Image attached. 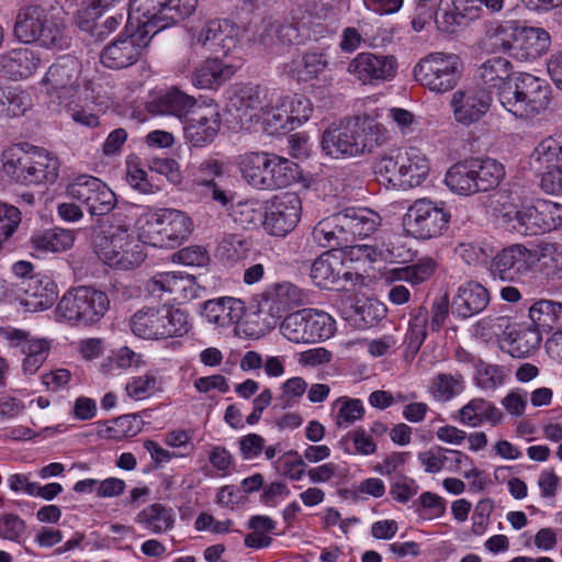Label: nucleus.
Segmentation results:
<instances>
[{
    "label": "nucleus",
    "mask_w": 562,
    "mask_h": 562,
    "mask_svg": "<svg viewBox=\"0 0 562 562\" xmlns=\"http://www.w3.org/2000/svg\"><path fill=\"white\" fill-rule=\"evenodd\" d=\"M14 36L25 44L64 49L69 43L58 10L48 4H29L18 11Z\"/></svg>",
    "instance_id": "obj_1"
},
{
    "label": "nucleus",
    "mask_w": 562,
    "mask_h": 562,
    "mask_svg": "<svg viewBox=\"0 0 562 562\" xmlns=\"http://www.w3.org/2000/svg\"><path fill=\"white\" fill-rule=\"evenodd\" d=\"M237 165L243 179L256 190L282 189L297 178V165L274 153L247 151L239 155Z\"/></svg>",
    "instance_id": "obj_2"
},
{
    "label": "nucleus",
    "mask_w": 562,
    "mask_h": 562,
    "mask_svg": "<svg viewBox=\"0 0 562 562\" xmlns=\"http://www.w3.org/2000/svg\"><path fill=\"white\" fill-rule=\"evenodd\" d=\"M132 333L142 339L164 340L187 335L191 329L189 315L170 305L144 306L130 318Z\"/></svg>",
    "instance_id": "obj_3"
},
{
    "label": "nucleus",
    "mask_w": 562,
    "mask_h": 562,
    "mask_svg": "<svg viewBox=\"0 0 562 562\" xmlns=\"http://www.w3.org/2000/svg\"><path fill=\"white\" fill-rule=\"evenodd\" d=\"M193 231L191 218L176 209H158L140 218L139 238L157 248L172 249L189 238Z\"/></svg>",
    "instance_id": "obj_4"
},
{
    "label": "nucleus",
    "mask_w": 562,
    "mask_h": 562,
    "mask_svg": "<svg viewBox=\"0 0 562 562\" xmlns=\"http://www.w3.org/2000/svg\"><path fill=\"white\" fill-rule=\"evenodd\" d=\"M40 85L49 102L60 106L93 87V82L82 76L81 63L71 56L60 57L50 65Z\"/></svg>",
    "instance_id": "obj_5"
},
{
    "label": "nucleus",
    "mask_w": 562,
    "mask_h": 562,
    "mask_svg": "<svg viewBox=\"0 0 562 562\" xmlns=\"http://www.w3.org/2000/svg\"><path fill=\"white\" fill-rule=\"evenodd\" d=\"M198 0H131L128 21L136 29L148 31L151 37L159 31L190 16Z\"/></svg>",
    "instance_id": "obj_6"
},
{
    "label": "nucleus",
    "mask_w": 562,
    "mask_h": 562,
    "mask_svg": "<svg viewBox=\"0 0 562 562\" xmlns=\"http://www.w3.org/2000/svg\"><path fill=\"white\" fill-rule=\"evenodd\" d=\"M413 77L422 87L436 94L452 91L463 74L459 55L434 52L422 57L413 67Z\"/></svg>",
    "instance_id": "obj_7"
},
{
    "label": "nucleus",
    "mask_w": 562,
    "mask_h": 562,
    "mask_svg": "<svg viewBox=\"0 0 562 562\" xmlns=\"http://www.w3.org/2000/svg\"><path fill=\"white\" fill-rule=\"evenodd\" d=\"M95 252L110 267L131 270L138 267L145 255L128 223L111 225L95 243Z\"/></svg>",
    "instance_id": "obj_8"
},
{
    "label": "nucleus",
    "mask_w": 562,
    "mask_h": 562,
    "mask_svg": "<svg viewBox=\"0 0 562 562\" xmlns=\"http://www.w3.org/2000/svg\"><path fill=\"white\" fill-rule=\"evenodd\" d=\"M109 307L110 300L103 291L78 286L63 295L55 313L58 319L77 326H89L99 322Z\"/></svg>",
    "instance_id": "obj_9"
},
{
    "label": "nucleus",
    "mask_w": 562,
    "mask_h": 562,
    "mask_svg": "<svg viewBox=\"0 0 562 562\" xmlns=\"http://www.w3.org/2000/svg\"><path fill=\"white\" fill-rule=\"evenodd\" d=\"M501 104L512 114L529 119L544 111L550 102L546 81L530 74L520 75L514 87L499 92Z\"/></svg>",
    "instance_id": "obj_10"
},
{
    "label": "nucleus",
    "mask_w": 562,
    "mask_h": 562,
    "mask_svg": "<svg viewBox=\"0 0 562 562\" xmlns=\"http://www.w3.org/2000/svg\"><path fill=\"white\" fill-rule=\"evenodd\" d=\"M495 37L502 49L521 61L536 60L544 55L551 45V36L544 29L522 26L516 21L499 25Z\"/></svg>",
    "instance_id": "obj_11"
},
{
    "label": "nucleus",
    "mask_w": 562,
    "mask_h": 562,
    "mask_svg": "<svg viewBox=\"0 0 562 562\" xmlns=\"http://www.w3.org/2000/svg\"><path fill=\"white\" fill-rule=\"evenodd\" d=\"M335 319L327 313L306 308L289 314L280 325L282 336L294 344H313L330 338Z\"/></svg>",
    "instance_id": "obj_12"
},
{
    "label": "nucleus",
    "mask_w": 562,
    "mask_h": 562,
    "mask_svg": "<svg viewBox=\"0 0 562 562\" xmlns=\"http://www.w3.org/2000/svg\"><path fill=\"white\" fill-rule=\"evenodd\" d=\"M449 220L450 214L443 206L429 199H418L405 213L403 226L415 238L430 239L442 235Z\"/></svg>",
    "instance_id": "obj_13"
},
{
    "label": "nucleus",
    "mask_w": 562,
    "mask_h": 562,
    "mask_svg": "<svg viewBox=\"0 0 562 562\" xmlns=\"http://www.w3.org/2000/svg\"><path fill=\"white\" fill-rule=\"evenodd\" d=\"M222 127L220 105L212 99L199 101L183 123V135L193 147L214 142Z\"/></svg>",
    "instance_id": "obj_14"
},
{
    "label": "nucleus",
    "mask_w": 562,
    "mask_h": 562,
    "mask_svg": "<svg viewBox=\"0 0 562 562\" xmlns=\"http://www.w3.org/2000/svg\"><path fill=\"white\" fill-rule=\"evenodd\" d=\"M66 194L81 203L91 216L109 214L116 205L115 193L99 178L80 175L66 189Z\"/></svg>",
    "instance_id": "obj_15"
},
{
    "label": "nucleus",
    "mask_w": 562,
    "mask_h": 562,
    "mask_svg": "<svg viewBox=\"0 0 562 562\" xmlns=\"http://www.w3.org/2000/svg\"><path fill=\"white\" fill-rule=\"evenodd\" d=\"M398 63L394 55L361 52L347 66V72L367 86L391 81L397 74Z\"/></svg>",
    "instance_id": "obj_16"
},
{
    "label": "nucleus",
    "mask_w": 562,
    "mask_h": 562,
    "mask_svg": "<svg viewBox=\"0 0 562 562\" xmlns=\"http://www.w3.org/2000/svg\"><path fill=\"white\" fill-rule=\"evenodd\" d=\"M302 215V200L296 192L286 191L273 195L265 212V229L274 236H285L299 224Z\"/></svg>",
    "instance_id": "obj_17"
},
{
    "label": "nucleus",
    "mask_w": 562,
    "mask_h": 562,
    "mask_svg": "<svg viewBox=\"0 0 562 562\" xmlns=\"http://www.w3.org/2000/svg\"><path fill=\"white\" fill-rule=\"evenodd\" d=\"M151 38L148 31L136 29L106 45L100 54V61L110 69L127 68L142 57Z\"/></svg>",
    "instance_id": "obj_18"
},
{
    "label": "nucleus",
    "mask_w": 562,
    "mask_h": 562,
    "mask_svg": "<svg viewBox=\"0 0 562 562\" xmlns=\"http://www.w3.org/2000/svg\"><path fill=\"white\" fill-rule=\"evenodd\" d=\"M491 276L506 282H520L532 273L529 245L516 243L501 249L492 259Z\"/></svg>",
    "instance_id": "obj_19"
},
{
    "label": "nucleus",
    "mask_w": 562,
    "mask_h": 562,
    "mask_svg": "<svg viewBox=\"0 0 562 562\" xmlns=\"http://www.w3.org/2000/svg\"><path fill=\"white\" fill-rule=\"evenodd\" d=\"M273 95V90L260 85L236 83L229 91L227 108L231 112H236L240 120L244 117L251 120L269 109Z\"/></svg>",
    "instance_id": "obj_20"
},
{
    "label": "nucleus",
    "mask_w": 562,
    "mask_h": 562,
    "mask_svg": "<svg viewBox=\"0 0 562 562\" xmlns=\"http://www.w3.org/2000/svg\"><path fill=\"white\" fill-rule=\"evenodd\" d=\"M491 104V91L480 86L459 89L450 100L454 120L465 126L479 122L488 112Z\"/></svg>",
    "instance_id": "obj_21"
},
{
    "label": "nucleus",
    "mask_w": 562,
    "mask_h": 562,
    "mask_svg": "<svg viewBox=\"0 0 562 562\" xmlns=\"http://www.w3.org/2000/svg\"><path fill=\"white\" fill-rule=\"evenodd\" d=\"M329 64L326 53L308 49L283 64L282 72L296 83L323 81L326 85H331L333 78L325 75Z\"/></svg>",
    "instance_id": "obj_22"
},
{
    "label": "nucleus",
    "mask_w": 562,
    "mask_h": 562,
    "mask_svg": "<svg viewBox=\"0 0 562 562\" xmlns=\"http://www.w3.org/2000/svg\"><path fill=\"white\" fill-rule=\"evenodd\" d=\"M348 120L358 157L373 154L389 143L390 132L376 116L363 113Z\"/></svg>",
    "instance_id": "obj_23"
},
{
    "label": "nucleus",
    "mask_w": 562,
    "mask_h": 562,
    "mask_svg": "<svg viewBox=\"0 0 562 562\" xmlns=\"http://www.w3.org/2000/svg\"><path fill=\"white\" fill-rule=\"evenodd\" d=\"M481 0H440L436 15L438 30L454 34L483 16Z\"/></svg>",
    "instance_id": "obj_24"
},
{
    "label": "nucleus",
    "mask_w": 562,
    "mask_h": 562,
    "mask_svg": "<svg viewBox=\"0 0 562 562\" xmlns=\"http://www.w3.org/2000/svg\"><path fill=\"white\" fill-rule=\"evenodd\" d=\"M244 35V30L228 20H212L203 25L195 37L196 44L216 54L227 56L234 52Z\"/></svg>",
    "instance_id": "obj_25"
},
{
    "label": "nucleus",
    "mask_w": 562,
    "mask_h": 562,
    "mask_svg": "<svg viewBox=\"0 0 562 562\" xmlns=\"http://www.w3.org/2000/svg\"><path fill=\"white\" fill-rule=\"evenodd\" d=\"M19 300L29 312L49 308L58 296L57 285L49 276L35 273L18 283Z\"/></svg>",
    "instance_id": "obj_26"
},
{
    "label": "nucleus",
    "mask_w": 562,
    "mask_h": 562,
    "mask_svg": "<svg viewBox=\"0 0 562 562\" xmlns=\"http://www.w3.org/2000/svg\"><path fill=\"white\" fill-rule=\"evenodd\" d=\"M503 203L502 218L513 231L525 236L542 234L541 216L538 200L531 204L516 203L518 198Z\"/></svg>",
    "instance_id": "obj_27"
},
{
    "label": "nucleus",
    "mask_w": 562,
    "mask_h": 562,
    "mask_svg": "<svg viewBox=\"0 0 562 562\" xmlns=\"http://www.w3.org/2000/svg\"><path fill=\"white\" fill-rule=\"evenodd\" d=\"M240 65L225 63L222 59L206 58L193 70L191 82L199 89L214 90L231 80Z\"/></svg>",
    "instance_id": "obj_28"
},
{
    "label": "nucleus",
    "mask_w": 562,
    "mask_h": 562,
    "mask_svg": "<svg viewBox=\"0 0 562 562\" xmlns=\"http://www.w3.org/2000/svg\"><path fill=\"white\" fill-rule=\"evenodd\" d=\"M353 272L340 255L327 251L318 257L312 265L311 278L319 288H329L337 284L340 279L351 280Z\"/></svg>",
    "instance_id": "obj_29"
},
{
    "label": "nucleus",
    "mask_w": 562,
    "mask_h": 562,
    "mask_svg": "<svg viewBox=\"0 0 562 562\" xmlns=\"http://www.w3.org/2000/svg\"><path fill=\"white\" fill-rule=\"evenodd\" d=\"M322 149L335 159L358 157L348 117L338 124L329 125L322 136Z\"/></svg>",
    "instance_id": "obj_30"
},
{
    "label": "nucleus",
    "mask_w": 562,
    "mask_h": 562,
    "mask_svg": "<svg viewBox=\"0 0 562 562\" xmlns=\"http://www.w3.org/2000/svg\"><path fill=\"white\" fill-rule=\"evenodd\" d=\"M38 55L26 47L9 50L0 56V75L11 80L31 77L38 68Z\"/></svg>",
    "instance_id": "obj_31"
},
{
    "label": "nucleus",
    "mask_w": 562,
    "mask_h": 562,
    "mask_svg": "<svg viewBox=\"0 0 562 562\" xmlns=\"http://www.w3.org/2000/svg\"><path fill=\"white\" fill-rule=\"evenodd\" d=\"M488 302V291L481 283L469 281L458 288L451 308L459 317L469 318L481 313Z\"/></svg>",
    "instance_id": "obj_32"
},
{
    "label": "nucleus",
    "mask_w": 562,
    "mask_h": 562,
    "mask_svg": "<svg viewBox=\"0 0 562 562\" xmlns=\"http://www.w3.org/2000/svg\"><path fill=\"white\" fill-rule=\"evenodd\" d=\"M338 214L349 243L357 237H369L381 225L380 215L371 209L350 207Z\"/></svg>",
    "instance_id": "obj_33"
},
{
    "label": "nucleus",
    "mask_w": 562,
    "mask_h": 562,
    "mask_svg": "<svg viewBox=\"0 0 562 562\" xmlns=\"http://www.w3.org/2000/svg\"><path fill=\"white\" fill-rule=\"evenodd\" d=\"M199 101L180 89L172 87L149 101L148 111L156 115L188 116Z\"/></svg>",
    "instance_id": "obj_34"
},
{
    "label": "nucleus",
    "mask_w": 562,
    "mask_h": 562,
    "mask_svg": "<svg viewBox=\"0 0 562 562\" xmlns=\"http://www.w3.org/2000/svg\"><path fill=\"white\" fill-rule=\"evenodd\" d=\"M246 313L245 303L235 297H220L204 303L203 316L218 327H229L240 322Z\"/></svg>",
    "instance_id": "obj_35"
},
{
    "label": "nucleus",
    "mask_w": 562,
    "mask_h": 562,
    "mask_svg": "<svg viewBox=\"0 0 562 562\" xmlns=\"http://www.w3.org/2000/svg\"><path fill=\"white\" fill-rule=\"evenodd\" d=\"M512 71L513 67L508 59L504 57H492L480 66L476 78L482 85L481 88L491 91V95L496 93L499 99V92L508 90L512 86Z\"/></svg>",
    "instance_id": "obj_36"
},
{
    "label": "nucleus",
    "mask_w": 562,
    "mask_h": 562,
    "mask_svg": "<svg viewBox=\"0 0 562 562\" xmlns=\"http://www.w3.org/2000/svg\"><path fill=\"white\" fill-rule=\"evenodd\" d=\"M454 418L464 426L475 428L485 423L497 426L503 422L504 415L492 402L475 397L463 405Z\"/></svg>",
    "instance_id": "obj_37"
},
{
    "label": "nucleus",
    "mask_w": 562,
    "mask_h": 562,
    "mask_svg": "<svg viewBox=\"0 0 562 562\" xmlns=\"http://www.w3.org/2000/svg\"><path fill=\"white\" fill-rule=\"evenodd\" d=\"M33 146L29 143L13 144L1 155L2 170L15 182L29 184Z\"/></svg>",
    "instance_id": "obj_38"
},
{
    "label": "nucleus",
    "mask_w": 562,
    "mask_h": 562,
    "mask_svg": "<svg viewBox=\"0 0 562 562\" xmlns=\"http://www.w3.org/2000/svg\"><path fill=\"white\" fill-rule=\"evenodd\" d=\"M135 522L150 533L162 535L175 528L176 513L171 507L154 503L138 512Z\"/></svg>",
    "instance_id": "obj_39"
},
{
    "label": "nucleus",
    "mask_w": 562,
    "mask_h": 562,
    "mask_svg": "<svg viewBox=\"0 0 562 562\" xmlns=\"http://www.w3.org/2000/svg\"><path fill=\"white\" fill-rule=\"evenodd\" d=\"M533 272L554 274L562 270V244L540 240L529 245Z\"/></svg>",
    "instance_id": "obj_40"
},
{
    "label": "nucleus",
    "mask_w": 562,
    "mask_h": 562,
    "mask_svg": "<svg viewBox=\"0 0 562 562\" xmlns=\"http://www.w3.org/2000/svg\"><path fill=\"white\" fill-rule=\"evenodd\" d=\"M270 310L276 313L285 312L290 308L308 303L307 293L291 282L272 284L266 292Z\"/></svg>",
    "instance_id": "obj_41"
},
{
    "label": "nucleus",
    "mask_w": 562,
    "mask_h": 562,
    "mask_svg": "<svg viewBox=\"0 0 562 562\" xmlns=\"http://www.w3.org/2000/svg\"><path fill=\"white\" fill-rule=\"evenodd\" d=\"M93 92L92 87L90 91H86L81 97L61 105L75 123L89 128L99 126L100 112L102 111Z\"/></svg>",
    "instance_id": "obj_42"
},
{
    "label": "nucleus",
    "mask_w": 562,
    "mask_h": 562,
    "mask_svg": "<svg viewBox=\"0 0 562 562\" xmlns=\"http://www.w3.org/2000/svg\"><path fill=\"white\" fill-rule=\"evenodd\" d=\"M528 316L539 331L559 329L562 327V303L540 299L530 305Z\"/></svg>",
    "instance_id": "obj_43"
},
{
    "label": "nucleus",
    "mask_w": 562,
    "mask_h": 562,
    "mask_svg": "<svg viewBox=\"0 0 562 562\" xmlns=\"http://www.w3.org/2000/svg\"><path fill=\"white\" fill-rule=\"evenodd\" d=\"M31 155L29 184L55 182L59 170L58 158L47 149L35 146H33Z\"/></svg>",
    "instance_id": "obj_44"
},
{
    "label": "nucleus",
    "mask_w": 562,
    "mask_h": 562,
    "mask_svg": "<svg viewBox=\"0 0 562 562\" xmlns=\"http://www.w3.org/2000/svg\"><path fill=\"white\" fill-rule=\"evenodd\" d=\"M436 269V261L430 257H424L414 265L387 270L384 280L390 284L405 281L412 285H418L429 280Z\"/></svg>",
    "instance_id": "obj_45"
},
{
    "label": "nucleus",
    "mask_w": 562,
    "mask_h": 562,
    "mask_svg": "<svg viewBox=\"0 0 562 562\" xmlns=\"http://www.w3.org/2000/svg\"><path fill=\"white\" fill-rule=\"evenodd\" d=\"M472 158L452 165L446 172L445 183L456 194L472 195L479 192Z\"/></svg>",
    "instance_id": "obj_46"
},
{
    "label": "nucleus",
    "mask_w": 562,
    "mask_h": 562,
    "mask_svg": "<svg viewBox=\"0 0 562 562\" xmlns=\"http://www.w3.org/2000/svg\"><path fill=\"white\" fill-rule=\"evenodd\" d=\"M34 105L33 93L20 86L0 88V116L18 117Z\"/></svg>",
    "instance_id": "obj_47"
},
{
    "label": "nucleus",
    "mask_w": 562,
    "mask_h": 562,
    "mask_svg": "<svg viewBox=\"0 0 562 562\" xmlns=\"http://www.w3.org/2000/svg\"><path fill=\"white\" fill-rule=\"evenodd\" d=\"M75 236L69 229L53 228L31 237V247L42 256L48 252H60L70 249L74 245Z\"/></svg>",
    "instance_id": "obj_48"
},
{
    "label": "nucleus",
    "mask_w": 562,
    "mask_h": 562,
    "mask_svg": "<svg viewBox=\"0 0 562 562\" xmlns=\"http://www.w3.org/2000/svg\"><path fill=\"white\" fill-rule=\"evenodd\" d=\"M465 385V378L461 372H440L431 379L429 394L436 402L448 403L462 394Z\"/></svg>",
    "instance_id": "obj_49"
},
{
    "label": "nucleus",
    "mask_w": 562,
    "mask_h": 562,
    "mask_svg": "<svg viewBox=\"0 0 562 562\" xmlns=\"http://www.w3.org/2000/svg\"><path fill=\"white\" fill-rule=\"evenodd\" d=\"M313 240L323 248L348 247L349 240L341 229L339 214L319 221L312 232Z\"/></svg>",
    "instance_id": "obj_50"
},
{
    "label": "nucleus",
    "mask_w": 562,
    "mask_h": 562,
    "mask_svg": "<svg viewBox=\"0 0 562 562\" xmlns=\"http://www.w3.org/2000/svg\"><path fill=\"white\" fill-rule=\"evenodd\" d=\"M299 38V30L292 24L269 23L259 35V43L271 54H281L284 47Z\"/></svg>",
    "instance_id": "obj_51"
},
{
    "label": "nucleus",
    "mask_w": 562,
    "mask_h": 562,
    "mask_svg": "<svg viewBox=\"0 0 562 562\" xmlns=\"http://www.w3.org/2000/svg\"><path fill=\"white\" fill-rule=\"evenodd\" d=\"M507 352L515 358H526L537 350L542 341L541 333L532 325L512 329L505 338Z\"/></svg>",
    "instance_id": "obj_52"
},
{
    "label": "nucleus",
    "mask_w": 562,
    "mask_h": 562,
    "mask_svg": "<svg viewBox=\"0 0 562 562\" xmlns=\"http://www.w3.org/2000/svg\"><path fill=\"white\" fill-rule=\"evenodd\" d=\"M428 318L429 312L424 306H419L412 314L403 342L405 359L412 360L424 344L427 337Z\"/></svg>",
    "instance_id": "obj_53"
},
{
    "label": "nucleus",
    "mask_w": 562,
    "mask_h": 562,
    "mask_svg": "<svg viewBox=\"0 0 562 562\" xmlns=\"http://www.w3.org/2000/svg\"><path fill=\"white\" fill-rule=\"evenodd\" d=\"M403 155L404 150L384 155L374 165V173L390 188L405 190Z\"/></svg>",
    "instance_id": "obj_54"
},
{
    "label": "nucleus",
    "mask_w": 562,
    "mask_h": 562,
    "mask_svg": "<svg viewBox=\"0 0 562 562\" xmlns=\"http://www.w3.org/2000/svg\"><path fill=\"white\" fill-rule=\"evenodd\" d=\"M403 161L405 189L422 184L429 175L428 158L418 149L408 148L404 149Z\"/></svg>",
    "instance_id": "obj_55"
},
{
    "label": "nucleus",
    "mask_w": 562,
    "mask_h": 562,
    "mask_svg": "<svg viewBox=\"0 0 562 562\" xmlns=\"http://www.w3.org/2000/svg\"><path fill=\"white\" fill-rule=\"evenodd\" d=\"M50 349L52 341L49 339L32 336L21 350L23 373L27 375L35 374L47 360Z\"/></svg>",
    "instance_id": "obj_56"
},
{
    "label": "nucleus",
    "mask_w": 562,
    "mask_h": 562,
    "mask_svg": "<svg viewBox=\"0 0 562 562\" xmlns=\"http://www.w3.org/2000/svg\"><path fill=\"white\" fill-rule=\"evenodd\" d=\"M479 192L496 188L505 177L504 166L493 158H472Z\"/></svg>",
    "instance_id": "obj_57"
},
{
    "label": "nucleus",
    "mask_w": 562,
    "mask_h": 562,
    "mask_svg": "<svg viewBox=\"0 0 562 562\" xmlns=\"http://www.w3.org/2000/svg\"><path fill=\"white\" fill-rule=\"evenodd\" d=\"M251 243L240 234H226L220 240L216 256L226 263H236L248 257Z\"/></svg>",
    "instance_id": "obj_58"
},
{
    "label": "nucleus",
    "mask_w": 562,
    "mask_h": 562,
    "mask_svg": "<svg viewBox=\"0 0 562 562\" xmlns=\"http://www.w3.org/2000/svg\"><path fill=\"white\" fill-rule=\"evenodd\" d=\"M169 295L178 303H186L199 295L195 277L181 271H169Z\"/></svg>",
    "instance_id": "obj_59"
},
{
    "label": "nucleus",
    "mask_w": 562,
    "mask_h": 562,
    "mask_svg": "<svg viewBox=\"0 0 562 562\" xmlns=\"http://www.w3.org/2000/svg\"><path fill=\"white\" fill-rule=\"evenodd\" d=\"M339 446L347 454L372 456L378 450V445L372 436L363 428H357L341 437Z\"/></svg>",
    "instance_id": "obj_60"
},
{
    "label": "nucleus",
    "mask_w": 562,
    "mask_h": 562,
    "mask_svg": "<svg viewBox=\"0 0 562 562\" xmlns=\"http://www.w3.org/2000/svg\"><path fill=\"white\" fill-rule=\"evenodd\" d=\"M531 159L546 168L562 161V134L542 139L533 149Z\"/></svg>",
    "instance_id": "obj_61"
},
{
    "label": "nucleus",
    "mask_w": 562,
    "mask_h": 562,
    "mask_svg": "<svg viewBox=\"0 0 562 562\" xmlns=\"http://www.w3.org/2000/svg\"><path fill=\"white\" fill-rule=\"evenodd\" d=\"M335 411V424L339 428H348L356 422L362 419L364 407L360 400L339 397L333 404Z\"/></svg>",
    "instance_id": "obj_62"
},
{
    "label": "nucleus",
    "mask_w": 562,
    "mask_h": 562,
    "mask_svg": "<svg viewBox=\"0 0 562 562\" xmlns=\"http://www.w3.org/2000/svg\"><path fill=\"white\" fill-rule=\"evenodd\" d=\"M277 473L290 481H301L306 475V463L296 450H289L273 463Z\"/></svg>",
    "instance_id": "obj_63"
},
{
    "label": "nucleus",
    "mask_w": 562,
    "mask_h": 562,
    "mask_svg": "<svg viewBox=\"0 0 562 562\" xmlns=\"http://www.w3.org/2000/svg\"><path fill=\"white\" fill-rule=\"evenodd\" d=\"M294 128L307 122L313 114V103L304 94L294 93L280 98Z\"/></svg>",
    "instance_id": "obj_64"
}]
</instances>
